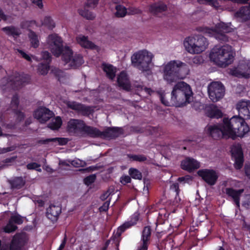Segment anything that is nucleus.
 <instances>
[{
  "label": "nucleus",
  "mask_w": 250,
  "mask_h": 250,
  "mask_svg": "<svg viewBox=\"0 0 250 250\" xmlns=\"http://www.w3.org/2000/svg\"><path fill=\"white\" fill-rule=\"evenodd\" d=\"M46 42L48 48L54 55L58 57L62 54V60L65 69L76 68L83 63V58L80 55H73L72 50L69 47H63L62 39L58 35H49Z\"/></svg>",
  "instance_id": "f257e3e1"
},
{
  "label": "nucleus",
  "mask_w": 250,
  "mask_h": 250,
  "mask_svg": "<svg viewBox=\"0 0 250 250\" xmlns=\"http://www.w3.org/2000/svg\"><path fill=\"white\" fill-rule=\"evenodd\" d=\"M161 68L163 79L168 83L184 79L189 72L187 65L179 60H172L166 62Z\"/></svg>",
  "instance_id": "f03ea898"
},
{
  "label": "nucleus",
  "mask_w": 250,
  "mask_h": 250,
  "mask_svg": "<svg viewBox=\"0 0 250 250\" xmlns=\"http://www.w3.org/2000/svg\"><path fill=\"white\" fill-rule=\"evenodd\" d=\"M225 124L227 129L225 133L233 140L237 137L243 138L250 132V126L245 120L240 116L235 115L230 119L227 118Z\"/></svg>",
  "instance_id": "7ed1b4c3"
},
{
  "label": "nucleus",
  "mask_w": 250,
  "mask_h": 250,
  "mask_svg": "<svg viewBox=\"0 0 250 250\" xmlns=\"http://www.w3.org/2000/svg\"><path fill=\"white\" fill-rule=\"evenodd\" d=\"M235 52L228 45H216L210 50L209 58L211 62L222 67L230 64L234 60Z\"/></svg>",
  "instance_id": "20e7f679"
},
{
  "label": "nucleus",
  "mask_w": 250,
  "mask_h": 250,
  "mask_svg": "<svg viewBox=\"0 0 250 250\" xmlns=\"http://www.w3.org/2000/svg\"><path fill=\"white\" fill-rule=\"evenodd\" d=\"M192 91L189 84L184 82L177 83L171 92V103L177 107L185 105L191 102Z\"/></svg>",
  "instance_id": "39448f33"
},
{
  "label": "nucleus",
  "mask_w": 250,
  "mask_h": 250,
  "mask_svg": "<svg viewBox=\"0 0 250 250\" xmlns=\"http://www.w3.org/2000/svg\"><path fill=\"white\" fill-rule=\"evenodd\" d=\"M186 50L190 54H199L208 47L207 39L200 35H194L186 38L183 42Z\"/></svg>",
  "instance_id": "423d86ee"
},
{
  "label": "nucleus",
  "mask_w": 250,
  "mask_h": 250,
  "mask_svg": "<svg viewBox=\"0 0 250 250\" xmlns=\"http://www.w3.org/2000/svg\"><path fill=\"white\" fill-rule=\"evenodd\" d=\"M154 56L146 50L139 51L131 57V62L134 66L142 71H149Z\"/></svg>",
  "instance_id": "0eeeda50"
},
{
  "label": "nucleus",
  "mask_w": 250,
  "mask_h": 250,
  "mask_svg": "<svg viewBox=\"0 0 250 250\" xmlns=\"http://www.w3.org/2000/svg\"><path fill=\"white\" fill-rule=\"evenodd\" d=\"M230 24L220 22L218 23L214 29L207 27H199L197 30L202 32L208 36H213L218 40L226 41L227 38L225 34L231 31Z\"/></svg>",
  "instance_id": "6e6552de"
},
{
  "label": "nucleus",
  "mask_w": 250,
  "mask_h": 250,
  "mask_svg": "<svg viewBox=\"0 0 250 250\" xmlns=\"http://www.w3.org/2000/svg\"><path fill=\"white\" fill-rule=\"evenodd\" d=\"M208 92L210 100L216 102L224 96L225 89L221 83L213 82L208 84Z\"/></svg>",
  "instance_id": "1a4fd4ad"
},
{
  "label": "nucleus",
  "mask_w": 250,
  "mask_h": 250,
  "mask_svg": "<svg viewBox=\"0 0 250 250\" xmlns=\"http://www.w3.org/2000/svg\"><path fill=\"white\" fill-rule=\"evenodd\" d=\"M227 118L223 119L222 123L220 125H208L206 129L208 133L214 139H218L221 137L229 138V136L225 133V131L227 129L226 127V121Z\"/></svg>",
  "instance_id": "9d476101"
},
{
  "label": "nucleus",
  "mask_w": 250,
  "mask_h": 250,
  "mask_svg": "<svg viewBox=\"0 0 250 250\" xmlns=\"http://www.w3.org/2000/svg\"><path fill=\"white\" fill-rule=\"evenodd\" d=\"M198 175L209 186L214 185L219 177L218 173L212 169H202L198 171Z\"/></svg>",
  "instance_id": "9b49d317"
},
{
  "label": "nucleus",
  "mask_w": 250,
  "mask_h": 250,
  "mask_svg": "<svg viewBox=\"0 0 250 250\" xmlns=\"http://www.w3.org/2000/svg\"><path fill=\"white\" fill-rule=\"evenodd\" d=\"M236 109L239 115L244 120H250V101L241 100L236 104Z\"/></svg>",
  "instance_id": "f8f14e48"
},
{
  "label": "nucleus",
  "mask_w": 250,
  "mask_h": 250,
  "mask_svg": "<svg viewBox=\"0 0 250 250\" xmlns=\"http://www.w3.org/2000/svg\"><path fill=\"white\" fill-rule=\"evenodd\" d=\"M232 156L235 160L234 167L236 169H240L243 164V153L240 145L236 144L231 147Z\"/></svg>",
  "instance_id": "ddd939ff"
},
{
  "label": "nucleus",
  "mask_w": 250,
  "mask_h": 250,
  "mask_svg": "<svg viewBox=\"0 0 250 250\" xmlns=\"http://www.w3.org/2000/svg\"><path fill=\"white\" fill-rule=\"evenodd\" d=\"M229 73L237 77L248 78L250 77V67L246 63H240L237 67L230 69Z\"/></svg>",
  "instance_id": "4468645a"
},
{
  "label": "nucleus",
  "mask_w": 250,
  "mask_h": 250,
  "mask_svg": "<svg viewBox=\"0 0 250 250\" xmlns=\"http://www.w3.org/2000/svg\"><path fill=\"white\" fill-rule=\"evenodd\" d=\"M53 115V112L45 107L39 108L35 111L34 113V118L41 123L46 122L52 117Z\"/></svg>",
  "instance_id": "2eb2a0df"
},
{
  "label": "nucleus",
  "mask_w": 250,
  "mask_h": 250,
  "mask_svg": "<svg viewBox=\"0 0 250 250\" xmlns=\"http://www.w3.org/2000/svg\"><path fill=\"white\" fill-rule=\"evenodd\" d=\"M138 219L139 214L137 212L134 213L130 218V220L126 221L122 225L118 227L115 237H119L122 232L125 231V229L136 225Z\"/></svg>",
  "instance_id": "dca6fc26"
},
{
  "label": "nucleus",
  "mask_w": 250,
  "mask_h": 250,
  "mask_svg": "<svg viewBox=\"0 0 250 250\" xmlns=\"http://www.w3.org/2000/svg\"><path fill=\"white\" fill-rule=\"evenodd\" d=\"M84 125L82 121L71 119L67 123V129L69 132L82 134Z\"/></svg>",
  "instance_id": "f3484780"
},
{
  "label": "nucleus",
  "mask_w": 250,
  "mask_h": 250,
  "mask_svg": "<svg viewBox=\"0 0 250 250\" xmlns=\"http://www.w3.org/2000/svg\"><path fill=\"white\" fill-rule=\"evenodd\" d=\"M182 169L191 171L200 167V163L193 158L187 157L183 160L181 163Z\"/></svg>",
  "instance_id": "a211bd4d"
},
{
  "label": "nucleus",
  "mask_w": 250,
  "mask_h": 250,
  "mask_svg": "<svg viewBox=\"0 0 250 250\" xmlns=\"http://www.w3.org/2000/svg\"><path fill=\"white\" fill-rule=\"evenodd\" d=\"M61 212V208L60 206L51 205L46 210V216L52 221H56Z\"/></svg>",
  "instance_id": "6ab92c4d"
},
{
  "label": "nucleus",
  "mask_w": 250,
  "mask_h": 250,
  "mask_svg": "<svg viewBox=\"0 0 250 250\" xmlns=\"http://www.w3.org/2000/svg\"><path fill=\"white\" fill-rule=\"evenodd\" d=\"M76 41L83 48L96 50L98 49V46L89 41L87 37L83 35L78 36L76 37Z\"/></svg>",
  "instance_id": "aec40b11"
},
{
  "label": "nucleus",
  "mask_w": 250,
  "mask_h": 250,
  "mask_svg": "<svg viewBox=\"0 0 250 250\" xmlns=\"http://www.w3.org/2000/svg\"><path fill=\"white\" fill-rule=\"evenodd\" d=\"M122 134V129L119 127L108 128L102 132L101 138L112 139Z\"/></svg>",
  "instance_id": "412c9836"
},
{
  "label": "nucleus",
  "mask_w": 250,
  "mask_h": 250,
  "mask_svg": "<svg viewBox=\"0 0 250 250\" xmlns=\"http://www.w3.org/2000/svg\"><path fill=\"white\" fill-rule=\"evenodd\" d=\"M117 82L120 87L123 89L129 90L130 89V83L126 73L122 71L118 75Z\"/></svg>",
  "instance_id": "4be33fe9"
},
{
  "label": "nucleus",
  "mask_w": 250,
  "mask_h": 250,
  "mask_svg": "<svg viewBox=\"0 0 250 250\" xmlns=\"http://www.w3.org/2000/svg\"><path fill=\"white\" fill-rule=\"evenodd\" d=\"M18 104H19V100L18 97L17 95H15L13 96L10 105V109L9 110H11L15 114L16 118L21 121L24 118V114L21 112L20 111L18 110Z\"/></svg>",
  "instance_id": "5701e85b"
},
{
  "label": "nucleus",
  "mask_w": 250,
  "mask_h": 250,
  "mask_svg": "<svg viewBox=\"0 0 250 250\" xmlns=\"http://www.w3.org/2000/svg\"><path fill=\"white\" fill-rule=\"evenodd\" d=\"M243 192V189H241L238 190H234L231 188H227L226 189V194L233 199L235 203L236 204L238 207H239L240 205V196Z\"/></svg>",
  "instance_id": "b1692460"
},
{
  "label": "nucleus",
  "mask_w": 250,
  "mask_h": 250,
  "mask_svg": "<svg viewBox=\"0 0 250 250\" xmlns=\"http://www.w3.org/2000/svg\"><path fill=\"white\" fill-rule=\"evenodd\" d=\"M81 134L86 135L92 137H101L102 132L96 128L84 125Z\"/></svg>",
  "instance_id": "393cba45"
},
{
  "label": "nucleus",
  "mask_w": 250,
  "mask_h": 250,
  "mask_svg": "<svg viewBox=\"0 0 250 250\" xmlns=\"http://www.w3.org/2000/svg\"><path fill=\"white\" fill-rule=\"evenodd\" d=\"M167 7L166 4L162 2L154 3L149 6V11L157 16H159L160 14L166 11Z\"/></svg>",
  "instance_id": "a878e982"
},
{
  "label": "nucleus",
  "mask_w": 250,
  "mask_h": 250,
  "mask_svg": "<svg viewBox=\"0 0 250 250\" xmlns=\"http://www.w3.org/2000/svg\"><path fill=\"white\" fill-rule=\"evenodd\" d=\"M235 16L241 21L250 20V3L249 7H244L236 13Z\"/></svg>",
  "instance_id": "bb28decb"
},
{
  "label": "nucleus",
  "mask_w": 250,
  "mask_h": 250,
  "mask_svg": "<svg viewBox=\"0 0 250 250\" xmlns=\"http://www.w3.org/2000/svg\"><path fill=\"white\" fill-rule=\"evenodd\" d=\"M23 240L19 234L15 235L10 246V250H21L23 246Z\"/></svg>",
  "instance_id": "cd10ccee"
},
{
  "label": "nucleus",
  "mask_w": 250,
  "mask_h": 250,
  "mask_svg": "<svg viewBox=\"0 0 250 250\" xmlns=\"http://www.w3.org/2000/svg\"><path fill=\"white\" fill-rule=\"evenodd\" d=\"M24 82L25 81L23 80V76L18 74L15 77V80L10 79V81L7 83L6 85L7 87L10 86L12 88H18L22 85Z\"/></svg>",
  "instance_id": "c85d7f7f"
},
{
  "label": "nucleus",
  "mask_w": 250,
  "mask_h": 250,
  "mask_svg": "<svg viewBox=\"0 0 250 250\" xmlns=\"http://www.w3.org/2000/svg\"><path fill=\"white\" fill-rule=\"evenodd\" d=\"M103 69L109 79L112 80L114 78L116 73V68L113 65L108 64H104L103 65Z\"/></svg>",
  "instance_id": "c756f323"
},
{
  "label": "nucleus",
  "mask_w": 250,
  "mask_h": 250,
  "mask_svg": "<svg viewBox=\"0 0 250 250\" xmlns=\"http://www.w3.org/2000/svg\"><path fill=\"white\" fill-rule=\"evenodd\" d=\"M2 30L7 35L12 36L14 38H16L21 34L20 30L14 26L5 27L3 28Z\"/></svg>",
  "instance_id": "7c9ffc66"
},
{
  "label": "nucleus",
  "mask_w": 250,
  "mask_h": 250,
  "mask_svg": "<svg viewBox=\"0 0 250 250\" xmlns=\"http://www.w3.org/2000/svg\"><path fill=\"white\" fill-rule=\"evenodd\" d=\"M62 125V120L59 116L52 119L48 125V127L52 130H58Z\"/></svg>",
  "instance_id": "2f4dec72"
},
{
  "label": "nucleus",
  "mask_w": 250,
  "mask_h": 250,
  "mask_svg": "<svg viewBox=\"0 0 250 250\" xmlns=\"http://www.w3.org/2000/svg\"><path fill=\"white\" fill-rule=\"evenodd\" d=\"M66 104L71 109L78 111H82L85 109L84 106L83 104L75 102L67 101L66 102Z\"/></svg>",
  "instance_id": "473e14b6"
},
{
  "label": "nucleus",
  "mask_w": 250,
  "mask_h": 250,
  "mask_svg": "<svg viewBox=\"0 0 250 250\" xmlns=\"http://www.w3.org/2000/svg\"><path fill=\"white\" fill-rule=\"evenodd\" d=\"M208 116L210 118H219L222 117V113L216 106H212L208 111Z\"/></svg>",
  "instance_id": "72a5a7b5"
},
{
  "label": "nucleus",
  "mask_w": 250,
  "mask_h": 250,
  "mask_svg": "<svg viewBox=\"0 0 250 250\" xmlns=\"http://www.w3.org/2000/svg\"><path fill=\"white\" fill-rule=\"evenodd\" d=\"M28 35L32 46L34 48L37 47L39 44V40L38 36L32 31H29Z\"/></svg>",
  "instance_id": "f704fd0d"
},
{
  "label": "nucleus",
  "mask_w": 250,
  "mask_h": 250,
  "mask_svg": "<svg viewBox=\"0 0 250 250\" xmlns=\"http://www.w3.org/2000/svg\"><path fill=\"white\" fill-rule=\"evenodd\" d=\"M42 24L46 26L50 29L54 28L56 24L50 16H45L42 21Z\"/></svg>",
  "instance_id": "c9c22d12"
},
{
  "label": "nucleus",
  "mask_w": 250,
  "mask_h": 250,
  "mask_svg": "<svg viewBox=\"0 0 250 250\" xmlns=\"http://www.w3.org/2000/svg\"><path fill=\"white\" fill-rule=\"evenodd\" d=\"M79 13L83 17L87 20H93L95 17V15L92 12L88 11L87 8H84V9H79Z\"/></svg>",
  "instance_id": "e433bc0d"
},
{
  "label": "nucleus",
  "mask_w": 250,
  "mask_h": 250,
  "mask_svg": "<svg viewBox=\"0 0 250 250\" xmlns=\"http://www.w3.org/2000/svg\"><path fill=\"white\" fill-rule=\"evenodd\" d=\"M116 11L115 15L117 17H124L127 14V9L126 8L121 5H117L116 6Z\"/></svg>",
  "instance_id": "4c0bfd02"
},
{
  "label": "nucleus",
  "mask_w": 250,
  "mask_h": 250,
  "mask_svg": "<svg viewBox=\"0 0 250 250\" xmlns=\"http://www.w3.org/2000/svg\"><path fill=\"white\" fill-rule=\"evenodd\" d=\"M151 235V229L149 227L144 228L142 234L141 239L142 241H145L149 242Z\"/></svg>",
  "instance_id": "58836bf2"
},
{
  "label": "nucleus",
  "mask_w": 250,
  "mask_h": 250,
  "mask_svg": "<svg viewBox=\"0 0 250 250\" xmlns=\"http://www.w3.org/2000/svg\"><path fill=\"white\" fill-rule=\"evenodd\" d=\"M24 184V181L22 177H16L11 182L12 187L20 188Z\"/></svg>",
  "instance_id": "ea45409f"
},
{
  "label": "nucleus",
  "mask_w": 250,
  "mask_h": 250,
  "mask_svg": "<svg viewBox=\"0 0 250 250\" xmlns=\"http://www.w3.org/2000/svg\"><path fill=\"white\" fill-rule=\"evenodd\" d=\"M129 174L133 179L140 180L142 177L141 173L136 168H130L129 170Z\"/></svg>",
  "instance_id": "a19ab883"
},
{
  "label": "nucleus",
  "mask_w": 250,
  "mask_h": 250,
  "mask_svg": "<svg viewBox=\"0 0 250 250\" xmlns=\"http://www.w3.org/2000/svg\"><path fill=\"white\" fill-rule=\"evenodd\" d=\"M68 139L64 138H54L48 139L45 141L46 142H53L57 143L60 145H64L68 142Z\"/></svg>",
  "instance_id": "79ce46f5"
},
{
  "label": "nucleus",
  "mask_w": 250,
  "mask_h": 250,
  "mask_svg": "<svg viewBox=\"0 0 250 250\" xmlns=\"http://www.w3.org/2000/svg\"><path fill=\"white\" fill-rule=\"evenodd\" d=\"M49 70V66L48 64L41 63L38 68V73L42 75H46Z\"/></svg>",
  "instance_id": "37998d69"
},
{
  "label": "nucleus",
  "mask_w": 250,
  "mask_h": 250,
  "mask_svg": "<svg viewBox=\"0 0 250 250\" xmlns=\"http://www.w3.org/2000/svg\"><path fill=\"white\" fill-rule=\"evenodd\" d=\"M198 1L201 3H208L216 9L218 8L220 6L217 0H198Z\"/></svg>",
  "instance_id": "c03bdc74"
},
{
  "label": "nucleus",
  "mask_w": 250,
  "mask_h": 250,
  "mask_svg": "<svg viewBox=\"0 0 250 250\" xmlns=\"http://www.w3.org/2000/svg\"><path fill=\"white\" fill-rule=\"evenodd\" d=\"M128 157L132 161L144 162L146 160L145 156L143 155H129Z\"/></svg>",
  "instance_id": "a18cd8bd"
},
{
  "label": "nucleus",
  "mask_w": 250,
  "mask_h": 250,
  "mask_svg": "<svg viewBox=\"0 0 250 250\" xmlns=\"http://www.w3.org/2000/svg\"><path fill=\"white\" fill-rule=\"evenodd\" d=\"M17 227L9 220L8 224L3 228L4 231L7 233L11 232L17 229Z\"/></svg>",
  "instance_id": "49530a36"
},
{
  "label": "nucleus",
  "mask_w": 250,
  "mask_h": 250,
  "mask_svg": "<svg viewBox=\"0 0 250 250\" xmlns=\"http://www.w3.org/2000/svg\"><path fill=\"white\" fill-rule=\"evenodd\" d=\"M96 176L94 174L90 175L84 179V183L87 186H89L94 182Z\"/></svg>",
  "instance_id": "de8ad7c7"
},
{
  "label": "nucleus",
  "mask_w": 250,
  "mask_h": 250,
  "mask_svg": "<svg viewBox=\"0 0 250 250\" xmlns=\"http://www.w3.org/2000/svg\"><path fill=\"white\" fill-rule=\"evenodd\" d=\"M149 242L141 240L140 243L138 244L137 250H147Z\"/></svg>",
  "instance_id": "09e8293b"
},
{
  "label": "nucleus",
  "mask_w": 250,
  "mask_h": 250,
  "mask_svg": "<svg viewBox=\"0 0 250 250\" xmlns=\"http://www.w3.org/2000/svg\"><path fill=\"white\" fill-rule=\"evenodd\" d=\"M56 75L58 78V80L63 83L64 82V80L66 78V76L64 73V72L60 70H58L55 72Z\"/></svg>",
  "instance_id": "8fccbe9b"
},
{
  "label": "nucleus",
  "mask_w": 250,
  "mask_h": 250,
  "mask_svg": "<svg viewBox=\"0 0 250 250\" xmlns=\"http://www.w3.org/2000/svg\"><path fill=\"white\" fill-rule=\"evenodd\" d=\"M98 0H87L84 8H94L98 3Z\"/></svg>",
  "instance_id": "3c124183"
},
{
  "label": "nucleus",
  "mask_w": 250,
  "mask_h": 250,
  "mask_svg": "<svg viewBox=\"0 0 250 250\" xmlns=\"http://www.w3.org/2000/svg\"><path fill=\"white\" fill-rule=\"evenodd\" d=\"M10 220L12 223L14 222L17 224H21L23 222L22 217L19 215L12 216Z\"/></svg>",
  "instance_id": "603ef678"
},
{
  "label": "nucleus",
  "mask_w": 250,
  "mask_h": 250,
  "mask_svg": "<svg viewBox=\"0 0 250 250\" xmlns=\"http://www.w3.org/2000/svg\"><path fill=\"white\" fill-rule=\"evenodd\" d=\"M141 12V11L139 9L135 7H130L127 10V14L128 15H135L139 14Z\"/></svg>",
  "instance_id": "864d4df0"
},
{
  "label": "nucleus",
  "mask_w": 250,
  "mask_h": 250,
  "mask_svg": "<svg viewBox=\"0 0 250 250\" xmlns=\"http://www.w3.org/2000/svg\"><path fill=\"white\" fill-rule=\"evenodd\" d=\"M130 181L131 178L129 176L124 175L121 177L120 182L124 185L129 183Z\"/></svg>",
  "instance_id": "5fc2aeb1"
},
{
  "label": "nucleus",
  "mask_w": 250,
  "mask_h": 250,
  "mask_svg": "<svg viewBox=\"0 0 250 250\" xmlns=\"http://www.w3.org/2000/svg\"><path fill=\"white\" fill-rule=\"evenodd\" d=\"M41 165L33 162L27 165L26 167L28 169H36L37 168L40 167Z\"/></svg>",
  "instance_id": "6e6d98bb"
},
{
  "label": "nucleus",
  "mask_w": 250,
  "mask_h": 250,
  "mask_svg": "<svg viewBox=\"0 0 250 250\" xmlns=\"http://www.w3.org/2000/svg\"><path fill=\"white\" fill-rule=\"evenodd\" d=\"M109 204H110V199L107 200L105 202H104V204L103 205V206L100 208H99L100 211H105L107 210V209H108V208H109Z\"/></svg>",
  "instance_id": "4d7b16f0"
},
{
  "label": "nucleus",
  "mask_w": 250,
  "mask_h": 250,
  "mask_svg": "<svg viewBox=\"0 0 250 250\" xmlns=\"http://www.w3.org/2000/svg\"><path fill=\"white\" fill-rule=\"evenodd\" d=\"M42 59L49 62L51 60V56L47 51H43L42 53Z\"/></svg>",
  "instance_id": "13d9d810"
},
{
  "label": "nucleus",
  "mask_w": 250,
  "mask_h": 250,
  "mask_svg": "<svg viewBox=\"0 0 250 250\" xmlns=\"http://www.w3.org/2000/svg\"><path fill=\"white\" fill-rule=\"evenodd\" d=\"M243 206L247 208H250V195L245 197V200L243 203Z\"/></svg>",
  "instance_id": "bf43d9fd"
},
{
  "label": "nucleus",
  "mask_w": 250,
  "mask_h": 250,
  "mask_svg": "<svg viewBox=\"0 0 250 250\" xmlns=\"http://www.w3.org/2000/svg\"><path fill=\"white\" fill-rule=\"evenodd\" d=\"M32 3L34 4L36 6L40 9L43 8V4L42 0H31Z\"/></svg>",
  "instance_id": "052dcab7"
},
{
  "label": "nucleus",
  "mask_w": 250,
  "mask_h": 250,
  "mask_svg": "<svg viewBox=\"0 0 250 250\" xmlns=\"http://www.w3.org/2000/svg\"><path fill=\"white\" fill-rule=\"evenodd\" d=\"M72 165L76 167H82L85 165V163L83 161H81L79 159L74 160L72 162Z\"/></svg>",
  "instance_id": "680f3d73"
},
{
  "label": "nucleus",
  "mask_w": 250,
  "mask_h": 250,
  "mask_svg": "<svg viewBox=\"0 0 250 250\" xmlns=\"http://www.w3.org/2000/svg\"><path fill=\"white\" fill-rule=\"evenodd\" d=\"M170 189L176 192V195H177L179 193V186L178 183H173L170 186Z\"/></svg>",
  "instance_id": "e2e57ef3"
},
{
  "label": "nucleus",
  "mask_w": 250,
  "mask_h": 250,
  "mask_svg": "<svg viewBox=\"0 0 250 250\" xmlns=\"http://www.w3.org/2000/svg\"><path fill=\"white\" fill-rule=\"evenodd\" d=\"M161 102L162 103L167 106H170V105H173L171 103V99L170 100V102L168 101L166 99L165 96H162L161 98Z\"/></svg>",
  "instance_id": "0e129e2a"
},
{
  "label": "nucleus",
  "mask_w": 250,
  "mask_h": 250,
  "mask_svg": "<svg viewBox=\"0 0 250 250\" xmlns=\"http://www.w3.org/2000/svg\"><path fill=\"white\" fill-rule=\"evenodd\" d=\"M202 58L199 56L194 57L192 59V62L195 64H199L202 62Z\"/></svg>",
  "instance_id": "69168bd1"
},
{
  "label": "nucleus",
  "mask_w": 250,
  "mask_h": 250,
  "mask_svg": "<svg viewBox=\"0 0 250 250\" xmlns=\"http://www.w3.org/2000/svg\"><path fill=\"white\" fill-rule=\"evenodd\" d=\"M111 193V192H110L109 190H107L106 192H104L102 195L101 196V199L102 200H106L109 196Z\"/></svg>",
  "instance_id": "338daca9"
},
{
  "label": "nucleus",
  "mask_w": 250,
  "mask_h": 250,
  "mask_svg": "<svg viewBox=\"0 0 250 250\" xmlns=\"http://www.w3.org/2000/svg\"><path fill=\"white\" fill-rule=\"evenodd\" d=\"M246 175L250 178V164H246L245 166Z\"/></svg>",
  "instance_id": "774afa93"
}]
</instances>
